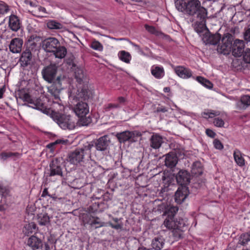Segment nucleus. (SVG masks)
Segmentation results:
<instances>
[{"instance_id":"nucleus-1","label":"nucleus","mask_w":250,"mask_h":250,"mask_svg":"<svg viewBox=\"0 0 250 250\" xmlns=\"http://www.w3.org/2000/svg\"><path fill=\"white\" fill-rule=\"evenodd\" d=\"M94 89L89 83L87 71L79 67V127L87 126L92 121L87 102L93 99Z\"/></svg>"},{"instance_id":"nucleus-2","label":"nucleus","mask_w":250,"mask_h":250,"mask_svg":"<svg viewBox=\"0 0 250 250\" xmlns=\"http://www.w3.org/2000/svg\"><path fill=\"white\" fill-rule=\"evenodd\" d=\"M175 4L178 11L191 17L196 32H202L206 27L208 11L201 6V2L199 0H177Z\"/></svg>"},{"instance_id":"nucleus-3","label":"nucleus","mask_w":250,"mask_h":250,"mask_svg":"<svg viewBox=\"0 0 250 250\" xmlns=\"http://www.w3.org/2000/svg\"><path fill=\"white\" fill-rule=\"evenodd\" d=\"M19 97L25 102L23 104L24 105H27L34 109L40 110L47 115L51 112L52 118L63 129L71 130L75 127V123L71 122L70 116L50 110L49 108L46 107L41 97L35 98L28 93H21Z\"/></svg>"},{"instance_id":"nucleus-4","label":"nucleus","mask_w":250,"mask_h":250,"mask_svg":"<svg viewBox=\"0 0 250 250\" xmlns=\"http://www.w3.org/2000/svg\"><path fill=\"white\" fill-rule=\"evenodd\" d=\"M178 210L177 207L171 206L166 209L164 214L167 216L163 225L169 229H172V235L175 240H178L183 237L185 223L182 219H174Z\"/></svg>"},{"instance_id":"nucleus-5","label":"nucleus","mask_w":250,"mask_h":250,"mask_svg":"<svg viewBox=\"0 0 250 250\" xmlns=\"http://www.w3.org/2000/svg\"><path fill=\"white\" fill-rule=\"evenodd\" d=\"M43 50L48 53H52L56 58H64L67 53L66 48L60 45L59 41L55 38L50 37L43 40L42 42Z\"/></svg>"},{"instance_id":"nucleus-6","label":"nucleus","mask_w":250,"mask_h":250,"mask_svg":"<svg viewBox=\"0 0 250 250\" xmlns=\"http://www.w3.org/2000/svg\"><path fill=\"white\" fill-rule=\"evenodd\" d=\"M58 69V67L55 63H51L44 67L42 70L43 79L48 83H55L61 86V82L64 77L60 75L56 77Z\"/></svg>"},{"instance_id":"nucleus-7","label":"nucleus","mask_w":250,"mask_h":250,"mask_svg":"<svg viewBox=\"0 0 250 250\" xmlns=\"http://www.w3.org/2000/svg\"><path fill=\"white\" fill-rule=\"evenodd\" d=\"M234 40L233 36L230 33L225 34L222 39V44L217 46V51L224 54H228L231 52Z\"/></svg>"},{"instance_id":"nucleus-8","label":"nucleus","mask_w":250,"mask_h":250,"mask_svg":"<svg viewBox=\"0 0 250 250\" xmlns=\"http://www.w3.org/2000/svg\"><path fill=\"white\" fill-rule=\"evenodd\" d=\"M141 135V134L139 131L126 130L117 133L116 136L120 143H125L126 142H135L137 138Z\"/></svg>"},{"instance_id":"nucleus-9","label":"nucleus","mask_w":250,"mask_h":250,"mask_svg":"<svg viewBox=\"0 0 250 250\" xmlns=\"http://www.w3.org/2000/svg\"><path fill=\"white\" fill-rule=\"evenodd\" d=\"M78 88L73 86L69 87L68 104L70 108L78 117Z\"/></svg>"},{"instance_id":"nucleus-10","label":"nucleus","mask_w":250,"mask_h":250,"mask_svg":"<svg viewBox=\"0 0 250 250\" xmlns=\"http://www.w3.org/2000/svg\"><path fill=\"white\" fill-rule=\"evenodd\" d=\"M48 176L50 177L58 176L63 177V172L60 160L55 158L52 160L49 164V172Z\"/></svg>"},{"instance_id":"nucleus-11","label":"nucleus","mask_w":250,"mask_h":250,"mask_svg":"<svg viewBox=\"0 0 250 250\" xmlns=\"http://www.w3.org/2000/svg\"><path fill=\"white\" fill-rule=\"evenodd\" d=\"M83 221L84 224H89L93 229H97L104 226L99 217L92 216L90 214H84L83 215Z\"/></svg>"},{"instance_id":"nucleus-12","label":"nucleus","mask_w":250,"mask_h":250,"mask_svg":"<svg viewBox=\"0 0 250 250\" xmlns=\"http://www.w3.org/2000/svg\"><path fill=\"white\" fill-rule=\"evenodd\" d=\"M245 43L242 40H236L234 41L231 51L232 55L236 57H241L244 52Z\"/></svg>"},{"instance_id":"nucleus-13","label":"nucleus","mask_w":250,"mask_h":250,"mask_svg":"<svg viewBox=\"0 0 250 250\" xmlns=\"http://www.w3.org/2000/svg\"><path fill=\"white\" fill-rule=\"evenodd\" d=\"M221 38L220 34H212L208 31L203 35L202 40L206 44L215 45L220 42Z\"/></svg>"},{"instance_id":"nucleus-14","label":"nucleus","mask_w":250,"mask_h":250,"mask_svg":"<svg viewBox=\"0 0 250 250\" xmlns=\"http://www.w3.org/2000/svg\"><path fill=\"white\" fill-rule=\"evenodd\" d=\"M190 174L186 170H181L176 175V181L182 187H186L190 183Z\"/></svg>"},{"instance_id":"nucleus-15","label":"nucleus","mask_w":250,"mask_h":250,"mask_svg":"<svg viewBox=\"0 0 250 250\" xmlns=\"http://www.w3.org/2000/svg\"><path fill=\"white\" fill-rule=\"evenodd\" d=\"M75 58L72 54H69L66 58L65 59V62L68 65V68L70 69L71 72L74 73V76L76 80V81H78V75L77 74V71L78 69V66L77 64L75 62Z\"/></svg>"},{"instance_id":"nucleus-16","label":"nucleus","mask_w":250,"mask_h":250,"mask_svg":"<svg viewBox=\"0 0 250 250\" xmlns=\"http://www.w3.org/2000/svg\"><path fill=\"white\" fill-rule=\"evenodd\" d=\"M175 73L180 78L182 79H187L192 77V72L191 70L183 66H177L174 68Z\"/></svg>"},{"instance_id":"nucleus-17","label":"nucleus","mask_w":250,"mask_h":250,"mask_svg":"<svg viewBox=\"0 0 250 250\" xmlns=\"http://www.w3.org/2000/svg\"><path fill=\"white\" fill-rule=\"evenodd\" d=\"M32 56L29 49H25L21 54L19 62L22 67H25L31 63Z\"/></svg>"},{"instance_id":"nucleus-18","label":"nucleus","mask_w":250,"mask_h":250,"mask_svg":"<svg viewBox=\"0 0 250 250\" xmlns=\"http://www.w3.org/2000/svg\"><path fill=\"white\" fill-rule=\"evenodd\" d=\"M23 41L20 38H14L12 39L9 45L10 51L13 53H20L22 48Z\"/></svg>"},{"instance_id":"nucleus-19","label":"nucleus","mask_w":250,"mask_h":250,"mask_svg":"<svg viewBox=\"0 0 250 250\" xmlns=\"http://www.w3.org/2000/svg\"><path fill=\"white\" fill-rule=\"evenodd\" d=\"M187 190L188 188L187 187H182L181 189L180 188H178L175 194L176 202L178 204H181L184 201L188 195Z\"/></svg>"},{"instance_id":"nucleus-20","label":"nucleus","mask_w":250,"mask_h":250,"mask_svg":"<svg viewBox=\"0 0 250 250\" xmlns=\"http://www.w3.org/2000/svg\"><path fill=\"white\" fill-rule=\"evenodd\" d=\"M178 162V157L174 152H170L166 155L165 165L170 168L174 167Z\"/></svg>"},{"instance_id":"nucleus-21","label":"nucleus","mask_w":250,"mask_h":250,"mask_svg":"<svg viewBox=\"0 0 250 250\" xmlns=\"http://www.w3.org/2000/svg\"><path fill=\"white\" fill-rule=\"evenodd\" d=\"M27 245L33 250H38L42 247V240L34 235H32L29 238L27 241Z\"/></svg>"},{"instance_id":"nucleus-22","label":"nucleus","mask_w":250,"mask_h":250,"mask_svg":"<svg viewBox=\"0 0 250 250\" xmlns=\"http://www.w3.org/2000/svg\"><path fill=\"white\" fill-rule=\"evenodd\" d=\"M111 200V195L108 192L105 193L102 195V201H98V209L102 211L108 208L107 202Z\"/></svg>"},{"instance_id":"nucleus-23","label":"nucleus","mask_w":250,"mask_h":250,"mask_svg":"<svg viewBox=\"0 0 250 250\" xmlns=\"http://www.w3.org/2000/svg\"><path fill=\"white\" fill-rule=\"evenodd\" d=\"M108 141L107 137L104 136L98 139L95 143V147L97 150L99 151H104L107 149L108 146Z\"/></svg>"},{"instance_id":"nucleus-24","label":"nucleus","mask_w":250,"mask_h":250,"mask_svg":"<svg viewBox=\"0 0 250 250\" xmlns=\"http://www.w3.org/2000/svg\"><path fill=\"white\" fill-rule=\"evenodd\" d=\"M151 74L156 79L163 78L165 75V70L162 66L153 65L151 68Z\"/></svg>"},{"instance_id":"nucleus-25","label":"nucleus","mask_w":250,"mask_h":250,"mask_svg":"<svg viewBox=\"0 0 250 250\" xmlns=\"http://www.w3.org/2000/svg\"><path fill=\"white\" fill-rule=\"evenodd\" d=\"M67 161L70 164L73 165V168L76 169L77 167L78 164V150L77 149L69 153Z\"/></svg>"},{"instance_id":"nucleus-26","label":"nucleus","mask_w":250,"mask_h":250,"mask_svg":"<svg viewBox=\"0 0 250 250\" xmlns=\"http://www.w3.org/2000/svg\"><path fill=\"white\" fill-rule=\"evenodd\" d=\"M233 157L235 163L238 166L242 167L245 166V160L243 157L244 154L238 149L233 151Z\"/></svg>"},{"instance_id":"nucleus-27","label":"nucleus","mask_w":250,"mask_h":250,"mask_svg":"<svg viewBox=\"0 0 250 250\" xmlns=\"http://www.w3.org/2000/svg\"><path fill=\"white\" fill-rule=\"evenodd\" d=\"M150 146L154 149L159 148L163 143V138L158 134H153L150 138Z\"/></svg>"},{"instance_id":"nucleus-28","label":"nucleus","mask_w":250,"mask_h":250,"mask_svg":"<svg viewBox=\"0 0 250 250\" xmlns=\"http://www.w3.org/2000/svg\"><path fill=\"white\" fill-rule=\"evenodd\" d=\"M9 26L14 31H17L20 28V20L16 16L12 15L10 16Z\"/></svg>"},{"instance_id":"nucleus-29","label":"nucleus","mask_w":250,"mask_h":250,"mask_svg":"<svg viewBox=\"0 0 250 250\" xmlns=\"http://www.w3.org/2000/svg\"><path fill=\"white\" fill-rule=\"evenodd\" d=\"M191 172L194 176H198L201 175L203 173V166L200 162L196 161L193 163Z\"/></svg>"},{"instance_id":"nucleus-30","label":"nucleus","mask_w":250,"mask_h":250,"mask_svg":"<svg viewBox=\"0 0 250 250\" xmlns=\"http://www.w3.org/2000/svg\"><path fill=\"white\" fill-rule=\"evenodd\" d=\"M37 231V227L34 223H30L26 224L22 230L23 233L25 235L28 236Z\"/></svg>"},{"instance_id":"nucleus-31","label":"nucleus","mask_w":250,"mask_h":250,"mask_svg":"<svg viewBox=\"0 0 250 250\" xmlns=\"http://www.w3.org/2000/svg\"><path fill=\"white\" fill-rule=\"evenodd\" d=\"M165 244V240L162 237H156L153 239L151 243L152 248L155 250H161Z\"/></svg>"},{"instance_id":"nucleus-32","label":"nucleus","mask_w":250,"mask_h":250,"mask_svg":"<svg viewBox=\"0 0 250 250\" xmlns=\"http://www.w3.org/2000/svg\"><path fill=\"white\" fill-rule=\"evenodd\" d=\"M37 221L40 225L47 226L50 223V217L46 213H40L37 216Z\"/></svg>"},{"instance_id":"nucleus-33","label":"nucleus","mask_w":250,"mask_h":250,"mask_svg":"<svg viewBox=\"0 0 250 250\" xmlns=\"http://www.w3.org/2000/svg\"><path fill=\"white\" fill-rule=\"evenodd\" d=\"M94 146V144L92 142H86L83 145V147L79 149V155H82L83 157L87 154L88 156L90 155L91 149Z\"/></svg>"},{"instance_id":"nucleus-34","label":"nucleus","mask_w":250,"mask_h":250,"mask_svg":"<svg viewBox=\"0 0 250 250\" xmlns=\"http://www.w3.org/2000/svg\"><path fill=\"white\" fill-rule=\"evenodd\" d=\"M239 243L243 246H249L250 249V230L242 233L239 239Z\"/></svg>"},{"instance_id":"nucleus-35","label":"nucleus","mask_w":250,"mask_h":250,"mask_svg":"<svg viewBox=\"0 0 250 250\" xmlns=\"http://www.w3.org/2000/svg\"><path fill=\"white\" fill-rule=\"evenodd\" d=\"M20 156V153L18 152L4 151L0 153V159L2 161H5L8 158H11L15 160L16 158L19 157Z\"/></svg>"},{"instance_id":"nucleus-36","label":"nucleus","mask_w":250,"mask_h":250,"mask_svg":"<svg viewBox=\"0 0 250 250\" xmlns=\"http://www.w3.org/2000/svg\"><path fill=\"white\" fill-rule=\"evenodd\" d=\"M118 56L120 60L126 63H129L131 59L130 53L125 50L121 51L118 53Z\"/></svg>"},{"instance_id":"nucleus-37","label":"nucleus","mask_w":250,"mask_h":250,"mask_svg":"<svg viewBox=\"0 0 250 250\" xmlns=\"http://www.w3.org/2000/svg\"><path fill=\"white\" fill-rule=\"evenodd\" d=\"M195 80L207 88L211 89L213 87V84L209 80L203 77L197 76Z\"/></svg>"},{"instance_id":"nucleus-38","label":"nucleus","mask_w":250,"mask_h":250,"mask_svg":"<svg viewBox=\"0 0 250 250\" xmlns=\"http://www.w3.org/2000/svg\"><path fill=\"white\" fill-rule=\"evenodd\" d=\"M47 26L50 29H62L63 25L59 22L55 20H50L47 22Z\"/></svg>"},{"instance_id":"nucleus-39","label":"nucleus","mask_w":250,"mask_h":250,"mask_svg":"<svg viewBox=\"0 0 250 250\" xmlns=\"http://www.w3.org/2000/svg\"><path fill=\"white\" fill-rule=\"evenodd\" d=\"M112 220L114 221L115 224L111 222H109L108 224L110 227L116 230L122 229L123 224L119 222L120 221L119 219H118V218H113Z\"/></svg>"},{"instance_id":"nucleus-40","label":"nucleus","mask_w":250,"mask_h":250,"mask_svg":"<svg viewBox=\"0 0 250 250\" xmlns=\"http://www.w3.org/2000/svg\"><path fill=\"white\" fill-rule=\"evenodd\" d=\"M243 104V108H246L248 105H250V96L244 95L241 98L240 102L237 104V105Z\"/></svg>"},{"instance_id":"nucleus-41","label":"nucleus","mask_w":250,"mask_h":250,"mask_svg":"<svg viewBox=\"0 0 250 250\" xmlns=\"http://www.w3.org/2000/svg\"><path fill=\"white\" fill-rule=\"evenodd\" d=\"M34 12L35 13V15L39 17H45V15L47 14L45 8L40 6L36 7Z\"/></svg>"},{"instance_id":"nucleus-42","label":"nucleus","mask_w":250,"mask_h":250,"mask_svg":"<svg viewBox=\"0 0 250 250\" xmlns=\"http://www.w3.org/2000/svg\"><path fill=\"white\" fill-rule=\"evenodd\" d=\"M48 91L54 97L55 100H60L59 93L60 89L55 88L54 86H52L48 89Z\"/></svg>"},{"instance_id":"nucleus-43","label":"nucleus","mask_w":250,"mask_h":250,"mask_svg":"<svg viewBox=\"0 0 250 250\" xmlns=\"http://www.w3.org/2000/svg\"><path fill=\"white\" fill-rule=\"evenodd\" d=\"M91 47L96 50L102 51L103 50V46L99 41H94L92 42Z\"/></svg>"},{"instance_id":"nucleus-44","label":"nucleus","mask_w":250,"mask_h":250,"mask_svg":"<svg viewBox=\"0 0 250 250\" xmlns=\"http://www.w3.org/2000/svg\"><path fill=\"white\" fill-rule=\"evenodd\" d=\"M120 107H121V106L119 104L109 103V104L104 105V109L105 111L108 112L114 108H119Z\"/></svg>"},{"instance_id":"nucleus-45","label":"nucleus","mask_w":250,"mask_h":250,"mask_svg":"<svg viewBox=\"0 0 250 250\" xmlns=\"http://www.w3.org/2000/svg\"><path fill=\"white\" fill-rule=\"evenodd\" d=\"M9 10V6L3 1H0V14H4Z\"/></svg>"},{"instance_id":"nucleus-46","label":"nucleus","mask_w":250,"mask_h":250,"mask_svg":"<svg viewBox=\"0 0 250 250\" xmlns=\"http://www.w3.org/2000/svg\"><path fill=\"white\" fill-rule=\"evenodd\" d=\"M244 39L245 42L247 43L250 42V28H246L244 30V32L243 34Z\"/></svg>"},{"instance_id":"nucleus-47","label":"nucleus","mask_w":250,"mask_h":250,"mask_svg":"<svg viewBox=\"0 0 250 250\" xmlns=\"http://www.w3.org/2000/svg\"><path fill=\"white\" fill-rule=\"evenodd\" d=\"M145 26L146 30H147L149 33L155 35H158V31L157 30L155 27L147 24H146Z\"/></svg>"},{"instance_id":"nucleus-48","label":"nucleus","mask_w":250,"mask_h":250,"mask_svg":"<svg viewBox=\"0 0 250 250\" xmlns=\"http://www.w3.org/2000/svg\"><path fill=\"white\" fill-rule=\"evenodd\" d=\"M243 59L245 62L250 63V49H247L243 55Z\"/></svg>"},{"instance_id":"nucleus-49","label":"nucleus","mask_w":250,"mask_h":250,"mask_svg":"<svg viewBox=\"0 0 250 250\" xmlns=\"http://www.w3.org/2000/svg\"><path fill=\"white\" fill-rule=\"evenodd\" d=\"M213 124L216 126L222 127L224 126V122L221 118H216L214 119Z\"/></svg>"},{"instance_id":"nucleus-50","label":"nucleus","mask_w":250,"mask_h":250,"mask_svg":"<svg viewBox=\"0 0 250 250\" xmlns=\"http://www.w3.org/2000/svg\"><path fill=\"white\" fill-rule=\"evenodd\" d=\"M213 145L216 149L219 150H222L224 148L223 145L222 144L221 142L217 139H215L214 140Z\"/></svg>"},{"instance_id":"nucleus-51","label":"nucleus","mask_w":250,"mask_h":250,"mask_svg":"<svg viewBox=\"0 0 250 250\" xmlns=\"http://www.w3.org/2000/svg\"><path fill=\"white\" fill-rule=\"evenodd\" d=\"M64 141L62 140L58 139L53 143H49L47 145V147L49 148L53 149L54 146L59 144H63Z\"/></svg>"},{"instance_id":"nucleus-52","label":"nucleus","mask_w":250,"mask_h":250,"mask_svg":"<svg viewBox=\"0 0 250 250\" xmlns=\"http://www.w3.org/2000/svg\"><path fill=\"white\" fill-rule=\"evenodd\" d=\"M206 133L208 136L211 138H214L216 135L215 133L210 129H207L206 130Z\"/></svg>"},{"instance_id":"nucleus-53","label":"nucleus","mask_w":250,"mask_h":250,"mask_svg":"<svg viewBox=\"0 0 250 250\" xmlns=\"http://www.w3.org/2000/svg\"><path fill=\"white\" fill-rule=\"evenodd\" d=\"M219 114V112L214 110L209 111L208 118H212L215 116H216Z\"/></svg>"},{"instance_id":"nucleus-54","label":"nucleus","mask_w":250,"mask_h":250,"mask_svg":"<svg viewBox=\"0 0 250 250\" xmlns=\"http://www.w3.org/2000/svg\"><path fill=\"white\" fill-rule=\"evenodd\" d=\"M167 108L164 106H160L158 107L157 108V111L158 112H163L165 113L167 111Z\"/></svg>"},{"instance_id":"nucleus-55","label":"nucleus","mask_w":250,"mask_h":250,"mask_svg":"<svg viewBox=\"0 0 250 250\" xmlns=\"http://www.w3.org/2000/svg\"><path fill=\"white\" fill-rule=\"evenodd\" d=\"M118 102H119V104H124L125 101H126V100L123 97H119L118 98Z\"/></svg>"},{"instance_id":"nucleus-56","label":"nucleus","mask_w":250,"mask_h":250,"mask_svg":"<svg viewBox=\"0 0 250 250\" xmlns=\"http://www.w3.org/2000/svg\"><path fill=\"white\" fill-rule=\"evenodd\" d=\"M5 192V189L0 186V195L4 196Z\"/></svg>"},{"instance_id":"nucleus-57","label":"nucleus","mask_w":250,"mask_h":250,"mask_svg":"<svg viewBox=\"0 0 250 250\" xmlns=\"http://www.w3.org/2000/svg\"><path fill=\"white\" fill-rule=\"evenodd\" d=\"M208 114H209V111L206 112L204 111L202 113V115L203 117L205 118H208Z\"/></svg>"},{"instance_id":"nucleus-58","label":"nucleus","mask_w":250,"mask_h":250,"mask_svg":"<svg viewBox=\"0 0 250 250\" xmlns=\"http://www.w3.org/2000/svg\"><path fill=\"white\" fill-rule=\"evenodd\" d=\"M48 195V191L47 189L46 188H44L42 191V196L45 197V196Z\"/></svg>"},{"instance_id":"nucleus-59","label":"nucleus","mask_w":250,"mask_h":250,"mask_svg":"<svg viewBox=\"0 0 250 250\" xmlns=\"http://www.w3.org/2000/svg\"><path fill=\"white\" fill-rule=\"evenodd\" d=\"M4 92V87H2L0 88V99L2 98V96L3 94V93Z\"/></svg>"},{"instance_id":"nucleus-60","label":"nucleus","mask_w":250,"mask_h":250,"mask_svg":"<svg viewBox=\"0 0 250 250\" xmlns=\"http://www.w3.org/2000/svg\"><path fill=\"white\" fill-rule=\"evenodd\" d=\"M163 91L164 92H169L170 91V88L169 87H165L164 88Z\"/></svg>"},{"instance_id":"nucleus-61","label":"nucleus","mask_w":250,"mask_h":250,"mask_svg":"<svg viewBox=\"0 0 250 250\" xmlns=\"http://www.w3.org/2000/svg\"><path fill=\"white\" fill-rule=\"evenodd\" d=\"M45 250H50V247L48 244H45Z\"/></svg>"},{"instance_id":"nucleus-62","label":"nucleus","mask_w":250,"mask_h":250,"mask_svg":"<svg viewBox=\"0 0 250 250\" xmlns=\"http://www.w3.org/2000/svg\"><path fill=\"white\" fill-rule=\"evenodd\" d=\"M138 250H150L149 249H147L145 247H140L138 249Z\"/></svg>"},{"instance_id":"nucleus-63","label":"nucleus","mask_w":250,"mask_h":250,"mask_svg":"<svg viewBox=\"0 0 250 250\" xmlns=\"http://www.w3.org/2000/svg\"><path fill=\"white\" fill-rule=\"evenodd\" d=\"M134 46L135 47H136V48H137V49H139L140 48V47L139 45H137V44H134Z\"/></svg>"},{"instance_id":"nucleus-64","label":"nucleus","mask_w":250,"mask_h":250,"mask_svg":"<svg viewBox=\"0 0 250 250\" xmlns=\"http://www.w3.org/2000/svg\"><path fill=\"white\" fill-rule=\"evenodd\" d=\"M116 40L119 41V40H122V39H115Z\"/></svg>"}]
</instances>
